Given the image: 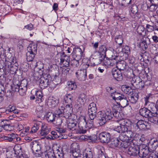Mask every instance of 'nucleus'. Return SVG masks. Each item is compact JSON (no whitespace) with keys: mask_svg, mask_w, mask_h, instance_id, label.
Instances as JSON below:
<instances>
[{"mask_svg":"<svg viewBox=\"0 0 158 158\" xmlns=\"http://www.w3.org/2000/svg\"><path fill=\"white\" fill-rule=\"evenodd\" d=\"M8 121L6 120V121L5 122V125L3 126L2 128H4V130L6 131H11V127L10 126V124L7 123Z\"/></svg>","mask_w":158,"mask_h":158,"instance_id":"052dcab7","label":"nucleus"},{"mask_svg":"<svg viewBox=\"0 0 158 158\" xmlns=\"http://www.w3.org/2000/svg\"><path fill=\"white\" fill-rule=\"evenodd\" d=\"M114 40L115 43L118 45L119 48H121L123 42V39L122 35H118L116 36Z\"/></svg>","mask_w":158,"mask_h":158,"instance_id":"bb28decb","label":"nucleus"},{"mask_svg":"<svg viewBox=\"0 0 158 158\" xmlns=\"http://www.w3.org/2000/svg\"><path fill=\"white\" fill-rule=\"evenodd\" d=\"M99 138L101 142L108 143L110 140V135L108 132H102L99 135Z\"/></svg>","mask_w":158,"mask_h":158,"instance_id":"423d86ee","label":"nucleus"},{"mask_svg":"<svg viewBox=\"0 0 158 158\" xmlns=\"http://www.w3.org/2000/svg\"><path fill=\"white\" fill-rule=\"evenodd\" d=\"M148 121L152 123L156 124L158 121V111L155 113L153 112L152 114H151L150 116L148 118Z\"/></svg>","mask_w":158,"mask_h":158,"instance_id":"4be33fe9","label":"nucleus"},{"mask_svg":"<svg viewBox=\"0 0 158 158\" xmlns=\"http://www.w3.org/2000/svg\"><path fill=\"white\" fill-rule=\"evenodd\" d=\"M65 102L67 103L66 106L72 107V103L73 102V97L71 94H66L64 97Z\"/></svg>","mask_w":158,"mask_h":158,"instance_id":"6ab92c4d","label":"nucleus"},{"mask_svg":"<svg viewBox=\"0 0 158 158\" xmlns=\"http://www.w3.org/2000/svg\"><path fill=\"white\" fill-rule=\"evenodd\" d=\"M76 77L78 80L81 81L85 80L87 76L86 71L84 69L78 70L76 73Z\"/></svg>","mask_w":158,"mask_h":158,"instance_id":"6e6552de","label":"nucleus"},{"mask_svg":"<svg viewBox=\"0 0 158 158\" xmlns=\"http://www.w3.org/2000/svg\"><path fill=\"white\" fill-rule=\"evenodd\" d=\"M30 146L33 153H35L36 156L40 157L41 156V145L39 141H35L31 142Z\"/></svg>","mask_w":158,"mask_h":158,"instance_id":"f03ea898","label":"nucleus"},{"mask_svg":"<svg viewBox=\"0 0 158 158\" xmlns=\"http://www.w3.org/2000/svg\"><path fill=\"white\" fill-rule=\"evenodd\" d=\"M88 115L89 118L91 120H94L96 117H97V115L96 113H93L92 112H88Z\"/></svg>","mask_w":158,"mask_h":158,"instance_id":"13d9d810","label":"nucleus"},{"mask_svg":"<svg viewBox=\"0 0 158 158\" xmlns=\"http://www.w3.org/2000/svg\"><path fill=\"white\" fill-rule=\"evenodd\" d=\"M140 148L138 146L130 147L128 149L127 153L131 157L139 156Z\"/></svg>","mask_w":158,"mask_h":158,"instance_id":"0eeeda50","label":"nucleus"},{"mask_svg":"<svg viewBox=\"0 0 158 158\" xmlns=\"http://www.w3.org/2000/svg\"><path fill=\"white\" fill-rule=\"evenodd\" d=\"M107 120L112 119L114 116V114L110 109L109 108H106L102 111Z\"/></svg>","mask_w":158,"mask_h":158,"instance_id":"4468645a","label":"nucleus"},{"mask_svg":"<svg viewBox=\"0 0 158 158\" xmlns=\"http://www.w3.org/2000/svg\"><path fill=\"white\" fill-rule=\"evenodd\" d=\"M139 113L140 115L143 117L149 118L151 114H152L153 112L147 108L144 107L139 110Z\"/></svg>","mask_w":158,"mask_h":158,"instance_id":"2eb2a0df","label":"nucleus"},{"mask_svg":"<svg viewBox=\"0 0 158 158\" xmlns=\"http://www.w3.org/2000/svg\"><path fill=\"white\" fill-rule=\"evenodd\" d=\"M54 151H49L45 153L46 158H55Z\"/></svg>","mask_w":158,"mask_h":158,"instance_id":"49530a36","label":"nucleus"},{"mask_svg":"<svg viewBox=\"0 0 158 158\" xmlns=\"http://www.w3.org/2000/svg\"><path fill=\"white\" fill-rule=\"evenodd\" d=\"M106 91L110 94L111 96V95H113L115 91L114 88H113L112 87H106Z\"/></svg>","mask_w":158,"mask_h":158,"instance_id":"e2e57ef3","label":"nucleus"},{"mask_svg":"<svg viewBox=\"0 0 158 158\" xmlns=\"http://www.w3.org/2000/svg\"><path fill=\"white\" fill-rule=\"evenodd\" d=\"M112 75L117 81H120L123 79L122 73L119 70L113 69L112 71Z\"/></svg>","mask_w":158,"mask_h":158,"instance_id":"ddd939ff","label":"nucleus"},{"mask_svg":"<svg viewBox=\"0 0 158 158\" xmlns=\"http://www.w3.org/2000/svg\"><path fill=\"white\" fill-rule=\"evenodd\" d=\"M122 96L120 98L121 99L117 102V103L121 107H124L128 105L129 103L127 97L124 95Z\"/></svg>","mask_w":158,"mask_h":158,"instance_id":"a211bd4d","label":"nucleus"},{"mask_svg":"<svg viewBox=\"0 0 158 158\" xmlns=\"http://www.w3.org/2000/svg\"><path fill=\"white\" fill-rule=\"evenodd\" d=\"M83 51L80 48H76L72 52L73 56V58H76L77 60L81 59L83 55Z\"/></svg>","mask_w":158,"mask_h":158,"instance_id":"9b49d317","label":"nucleus"},{"mask_svg":"<svg viewBox=\"0 0 158 158\" xmlns=\"http://www.w3.org/2000/svg\"><path fill=\"white\" fill-rule=\"evenodd\" d=\"M12 90L15 92H18L21 96H24L26 94L27 89L19 86V84L15 85L12 88Z\"/></svg>","mask_w":158,"mask_h":158,"instance_id":"f8f14e48","label":"nucleus"},{"mask_svg":"<svg viewBox=\"0 0 158 158\" xmlns=\"http://www.w3.org/2000/svg\"><path fill=\"white\" fill-rule=\"evenodd\" d=\"M97 118L100 125L104 124L107 120L102 111H99L97 113Z\"/></svg>","mask_w":158,"mask_h":158,"instance_id":"9d476101","label":"nucleus"},{"mask_svg":"<svg viewBox=\"0 0 158 158\" xmlns=\"http://www.w3.org/2000/svg\"><path fill=\"white\" fill-rule=\"evenodd\" d=\"M122 90L125 93L127 94H131L133 92V90L131 87L129 86H126V85L123 86L122 88Z\"/></svg>","mask_w":158,"mask_h":158,"instance_id":"4c0bfd02","label":"nucleus"},{"mask_svg":"<svg viewBox=\"0 0 158 158\" xmlns=\"http://www.w3.org/2000/svg\"><path fill=\"white\" fill-rule=\"evenodd\" d=\"M71 149L74 158H78L81 157V154L79 146L77 143H74L71 145Z\"/></svg>","mask_w":158,"mask_h":158,"instance_id":"7ed1b4c3","label":"nucleus"},{"mask_svg":"<svg viewBox=\"0 0 158 158\" xmlns=\"http://www.w3.org/2000/svg\"><path fill=\"white\" fill-rule=\"evenodd\" d=\"M87 100L86 95L84 94H81L78 96L77 100V104L79 107L83 106Z\"/></svg>","mask_w":158,"mask_h":158,"instance_id":"1a4fd4ad","label":"nucleus"},{"mask_svg":"<svg viewBox=\"0 0 158 158\" xmlns=\"http://www.w3.org/2000/svg\"><path fill=\"white\" fill-rule=\"evenodd\" d=\"M53 151L55 153V158H63L64 154L61 148H59L58 149H53Z\"/></svg>","mask_w":158,"mask_h":158,"instance_id":"c85d7f7f","label":"nucleus"},{"mask_svg":"<svg viewBox=\"0 0 158 158\" xmlns=\"http://www.w3.org/2000/svg\"><path fill=\"white\" fill-rule=\"evenodd\" d=\"M123 95L118 93L115 91L113 95H111V97L117 102L121 99L120 98H121V97Z\"/></svg>","mask_w":158,"mask_h":158,"instance_id":"ea45409f","label":"nucleus"},{"mask_svg":"<svg viewBox=\"0 0 158 158\" xmlns=\"http://www.w3.org/2000/svg\"><path fill=\"white\" fill-rule=\"evenodd\" d=\"M139 97L138 93L134 92L128 97V98L131 103L135 104L137 102Z\"/></svg>","mask_w":158,"mask_h":158,"instance_id":"f3484780","label":"nucleus"},{"mask_svg":"<svg viewBox=\"0 0 158 158\" xmlns=\"http://www.w3.org/2000/svg\"><path fill=\"white\" fill-rule=\"evenodd\" d=\"M107 51V48L105 46L102 45L99 48V52L104 56H106V52Z\"/></svg>","mask_w":158,"mask_h":158,"instance_id":"37998d69","label":"nucleus"},{"mask_svg":"<svg viewBox=\"0 0 158 158\" xmlns=\"http://www.w3.org/2000/svg\"><path fill=\"white\" fill-rule=\"evenodd\" d=\"M28 85V82L27 80L26 79H23L21 81L19 85V86L22 87L23 88H27V86Z\"/></svg>","mask_w":158,"mask_h":158,"instance_id":"864d4df0","label":"nucleus"},{"mask_svg":"<svg viewBox=\"0 0 158 158\" xmlns=\"http://www.w3.org/2000/svg\"><path fill=\"white\" fill-rule=\"evenodd\" d=\"M112 57L110 58V67L113 66L114 65H116V64H117L118 61L119 57L117 54H116L115 55H111Z\"/></svg>","mask_w":158,"mask_h":158,"instance_id":"b1692460","label":"nucleus"},{"mask_svg":"<svg viewBox=\"0 0 158 158\" xmlns=\"http://www.w3.org/2000/svg\"><path fill=\"white\" fill-rule=\"evenodd\" d=\"M157 25H158V22H157ZM146 28L147 31L148 32H152L154 29L158 30V27L157 28L155 27L154 26H151L149 24H147L146 26Z\"/></svg>","mask_w":158,"mask_h":158,"instance_id":"8fccbe9b","label":"nucleus"},{"mask_svg":"<svg viewBox=\"0 0 158 158\" xmlns=\"http://www.w3.org/2000/svg\"><path fill=\"white\" fill-rule=\"evenodd\" d=\"M76 58H74V59L72 60L70 62L71 65L73 67H77L79 65V60Z\"/></svg>","mask_w":158,"mask_h":158,"instance_id":"de8ad7c7","label":"nucleus"},{"mask_svg":"<svg viewBox=\"0 0 158 158\" xmlns=\"http://www.w3.org/2000/svg\"><path fill=\"white\" fill-rule=\"evenodd\" d=\"M130 141L128 140L125 141H120L119 143V148H123L126 149L130 145Z\"/></svg>","mask_w":158,"mask_h":158,"instance_id":"e433bc0d","label":"nucleus"},{"mask_svg":"<svg viewBox=\"0 0 158 158\" xmlns=\"http://www.w3.org/2000/svg\"><path fill=\"white\" fill-rule=\"evenodd\" d=\"M68 88L70 90L75 89L77 88L76 83L74 81H70L68 84Z\"/></svg>","mask_w":158,"mask_h":158,"instance_id":"c03bdc74","label":"nucleus"},{"mask_svg":"<svg viewBox=\"0 0 158 158\" xmlns=\"http://www.w3.org/2000/svg\"><path fill=\"white\" fill-rule=\"evenodd\" d=\"M131 12L134 14H136L138 12L137 7L136 5H132L131 9Z\"/></svg>","mask_w":158,"mask_h":158,"instance_id":"0e129e2a","label":"nucleus"},{"mask_svg":"<svg viewBox=\"0 0 158 158\" xmlns=\"http://www.w3.org/2000/svg\"><path fill=\"white\" fill-rule=\"evenodd\" d=\"M139 127L136 124L131 125L130 127V130L135 134V132L139 129Z\"/></svg>","mask_w":158,"mask_h":158,"instance_id":"4d7b16f0","label":"nucleus"},{"mask_svg":"<svg viewBox=\"0 0 158 158\" xmlns=\"http://www.w3.org/2000/svg\"><path fill=\"white\" fill-rule=\"evenodd\" d=\"M63 109H60L59 108L56 110L55 114L59 117H60L63 114Z\"/></svg>","mask_w":158,"mask_h":158,"instance_id":"6e6d98bb","label":"nucleus"},{"mask_svg":"<svg viewBox=\"0 0 158 158\" xmlns=\"http://www.w3.org/2000/svg\"><path fill=\"white\" fill-rule=\"evenodd\" d=\"M92 112L93 113H97V108L96 104L94 102L90 104L88 106V112Z\"/></svg>","mask_w":158,"mask_h":158,"instance_id":"f704fd0d","label":"nucleus"},{"mask_svg":"<svg viewBox=\"0 0 158 158\" xmlns=\"http://www.w3.org/2000/svg\"><path fill=\"white\" fill-rule=\"evenodd\" d=\"M77 122L75 120H71L70 121L68 124V128L69 130H76V129L75 128L76 127Z\"/></svg>","mask_w":158,"mask_h":158,"instance_id":"a878e982","label":"nucleus"},{"mask_svg":"<svg viewBox=\"0 0 158 158\" xmlns=\"http://www.w3.org/2000/svg\"><path fill=\"white\" fill-rule=\"evenodd\" d=\"M101 63L102 64L104 65L106 67L109 68L110 67V59H107V58H105Z\"/></svg>","mask_w":158,"mask_h":158,"instance_id":"09e8293b","label":"nucleus"},{"mask_svg":"<svg viewBox=\"0 0 158 158\" xmlns=\"http://www.w3.org/2000/svg\"><path fill=\"white\" fill-rule=\"evenodd\" d=\"M4 140L6 141L13 142L16 138V134L14 133L8 134L7 136H3L2 137Z\"/></svg>","mask_w":158,"mask_h":158,"instance_id":"5701e85b","label":"nucleus"},{"mask_svg":"<svg viewBox=\"0 0 158 158\" xmlns=\"http://www.w3.org/2000/svg\"><path fill=\"white\" fill-rule=\"evenodd\" d=\"M56 116L53 113L49 112L47 114L46 119L48 122H52L54 120Z\"/></svg>","mask_w":158,"mask_h":158,"instance_id":"2f4dec72","label":"nucleus"},{"mask_svg":"<svg viewBox=\"0 0 158 158\" xmlns=\"http://www.w3.org/2000/svg\"><path fill=\"white\" fill-rule=\"evenodd\" d=\"M43 76L41 77L40 79L39 86L41 89H44L47 87L49 84V79L46 78L50 76L49 75L44 74L43 73Z\"/></svg>","mask_w":158,"mask_h":158,"instance_id":"20e7f679","label":"nucleus"},{"mask_svg":"<svg viewBox=\"0 0 158 158\" xmlns=\"http://www.w3.org/2000/svg\"><path fill=\"white\" fill-rule=\"evenodd\" d=\"M158 153L156 151H154L152 152H150L148 158H158Z\"/></svg>","mask_w":158,"mask_h":158,"instance_id":"680f3d73","label":"nucleus"},{"mask_svg":"<svg viewBox=\"0 0 158 158\" xmlns=\"http://www.w3.org/2000/svg\"><path fill=\"white\" fill-rule=\"evenodd\" d=\"M122 52L127 55H128L130 52V49L129 47L127 45H125L123 47L122 49Z\"/></svg>","mask_w":158,"mask_h":158,"instance_id":"3c124183","label":"nucleus"},{"mask_svg":"<svg viewBox=\"0 0 158 158\" xmlns=\"http://www.w3.org/2000/svg\"><path fill=\"white\" fill-rule=\"evenodd\" d=\"M119 143L120 142L118 139L114 138L111 141L110 146L113 148L115 147L119 148Z\"/></svg>","mask_w":158,"mask_h":158,"instance_id":"72a5a7b5","label":"nucleus"},{"mask_svg":"<svg viewBox=\"0 0 158 158\" xmlns=\"http://www.w3.org/2000/svg\"><path fill=\"white\" fill-rule=\"evenodd\" d=\"M18 64L15 63V64H13L10 66V73L12 74H14L16 73V71L18 70Z\"/></svg>","mask_w":158,"mask_h":158,"instance_id":"58836bf2","label":"nucleus"},{"mask_svg":"<svg viewBox=\"0 0 158 158\" xmlns=\"http://www.w3.org/2000/svg\"><path fill=\"white\" fill-rule=\"evenodd\" d=\"M126 63L123 61H118L116 66L118 69V70H119L120 71L121 70L123 71L126 68Z\"/></svg>","mask_w":158,"mask_h":158,"instance_id":"393cba45","label":"nucleus"},{"mask_svg":"<svg viewBox=\"0 0 158 158\" xmlns=\"http://www.w3.org/2000/svg\"><path fill=\"white\" fill-rule=\"evenodd\" d=\"M14 150L15 153H17L19 158H24L26 156L25 154L22 153V148L20 146L15 148Z\"/></svg>","mask_w":158,"mask_h":158,"instance_id":"7c9ffc66","label":"nucleus"},{"mask_svg":"<svg viewBox=\"0 0 158 158\" xmlns=\"http://www.w3.org/2000/svg\"><path fill=\"white\" fill-rule=\"evenodd\" d=\"M139 156L141 158H145L150 152L149 147L146 145L142 144L140 146Z\"/></svg>","mask_w":158,"mask_h":158,"instance_id":"39448f33","label":"nucleus"},{"mask_svg":"<svg viewBox=\"0 0 158 158\" xmlns=\"http://www.w3.org/2000/svg\"><path fill=\"white\" fill-rule=\"evenodd\" d=\"M56 125L60 126L62 123V119L60 117H58L55 121Z\"/></svg>","mask_w":158,"mask_h":158,"instance_id":"774afa93","label":"nucleus"},{"mask_svg":"<svg viewBox=\"0 0 158 158\" xmlns=\"http://www.w3.org/2000/svg\"><path fill=\"white\" fill-rule=\"evenodd\" d=\"M86 120L85 117L81 116L79 118L78 128L76 129V133L79 134L85 133L88 129L86 126Z\"/></svg>","mask_w":158,"mask_h":158,"instance_id":"f257e3e1","label":"nucleus"},{"mask_svg":"<svg viewBox=\"0 0 158 158\" xmlns=\"http://www.w3.org/2000/svg\"><path fill=\"white\" fill-rule=\"evenodd\" d=\"M69 63L68 59H67V60L66 61H65L63 63H62V64H63L64 65V67H65V70L66 71V73H68L70 69L69 68Z\"/></svg>","mask_w":158,"mask_h":158,"instance_id":"603ef678","label":"nucleus"},{"mask_svg":"<svg viewBox=\"0 0 158 158\" xmlns=\"http://www.w3.org/2000/svg\"><path fill=\"white\" fill-rule=\"evenodd\" d=\"M35 127L37 128L38 129H39L40 127H42V126H43L42 123L40 121H35L34 122V125Z\"/></svg>","mask_w":158,"mask_h":158,"instance_id":"69168bd1","label":"nucleus"},{"mask_svg":"<svg viewBox=\"0 0 158 158\" xmlns=\"http://www.w3.org/2000/svg\"><path fill=\"white\" fill-rule=\"evenodd\" d=\"M36 54L27 52L26 54L27 60V61L30 62L33 61Z\"/></svg>","mask_w":158,"mask_h":158,"instance_id":"79ce46f5","label":"nucleus"},{"mask_svg":"<svg viewBox=\"0 0 158 158\" xmlns=\"http://www.w3.org/2000/svg\"><path fill=\"white\" fill-rule=\"evenodd\" d=\"M150 6L149 8V10L151 11H154L157 8L158 5H156L154 4H152Z\"/></svg>","mask_w":158,"mask_h":158,"instance_id":"338daca9","label":"nucleus"},{"mask_svg":"<svg viewBox=\"0 0 158 158\" xmlns=\"http://www.w3.org/2000/svg\"><path fill=\"white\" fill-rule=\"evenodd\" d=\"M148 121L152 123L156 124L158 121V111L155 113L153 112L152 114H151L150 116L148 118Z\"/></svg>","mask_w":158,"mask_h":158,"instance_id":"412c9836","label":"nucleus"},{"mask_svg":"<svg viewBox=\"0 0 158 158\" xmlns=\"http://www.w3.org/2000/svg\"><path fill=\"white\" fill-rule=\"evenodd\" d=\"M145 29V28L142 25L139 26L137 29V31L139 35H142V33H144Z\"/></svg>","mask_w":158,"mask_h":158,"instance_id":"5fc2aeb1","label":"nucleus"},{"mask_svg":"<svg viewBox=\"0 0 158 158\" xmlns=\"http://www.w3.org/2000/svg\"><path fill=\"white\" fill-rule=\"evenodd\" d=\"M72 107H69L65 106V108L64 109L63 111L64 117L68 119H71L72 115L71 114Z\"/></svg>","mask_w":158,"mask_h":158,"instance_id":"dca6fc26","label":"nucleus"},{"mask_svg":"<svg viewBox=\"0 0 158 158\" xmlns=\"http://www.w3.org/2000/svg\"><path fill=\"white\" fill-rule=\"evenodd\" d=\"M119 125L122 127V128H125V129H129V125L130 124L131 122L127 119H120L119 121Z\"/></svg>","mask_w":158,"mask_h":158,"instance_id":"aec40b11","label":"nucleus"},{"mask_svg":"<svg viewBox=\"0 0 158 158\" xmlns=\"http://www.w3.org/2000/svg\"><path fill=\"white\" fill-rule=\"evenodd\" d=\"M83 156L85 158H93V154L91 149H88L83 154Z\"/></svg>","mask_w":158,"mask_h":158,"instance_id":"c9c22d12","label":"nucleus"},{"mask_svg":"<svg viewBox=\"0 0 158 158\" xmlns=\"http://www.w3.org/2000/svg\"><path fill=\"white\" fill-rule=\"evenodd\" d=\"M118 139L119 142L121 141H125L128 140V139L125 134H120L119 137L117 138Z\"/></svg>","mask_w":158,"mask_h":158,"instance_id":"bf43d9fd","label":"nucleus"},{"mask_svg":"<svg viewBox=\"0 0 158 158\" xmlns=\"http://www.w3.org/2000/svg\"><path fill=\"white\" fill-rule=\"evenodd\" d=\"M28 52L36 54L37 52V45L36 44H30L27 47Z\"/></svg>","mask_w":158,"mask_h":158,"instance_id":"cd10ccee","label":"nucleus"},{"mask_svg":"<svg viewBox=\"0 0 158 158\" xmlns=\"http://www.w3.org/2000/svg\"><path fill=\"white\" fill-rule=\"evenodd\" d=\"M49 132V129L46 125L44 124L41 127L40 134L42 136L48 134Z\"/></svg>","mask_w":158,"mask_h":158,"instance_id":"c756f323","label":"nucleus"},{"mask_svg":"<svg viewBox=\"0 0 158 158\" xmlns=\"http://www.w3.org/2000/svg\"><path fill=\"white\" fill-rule=\"evenodd\" d=\"M125 128H122V127L119 125L115 127L114 128V131H117L119 133H125V132L128 130V129Z\"/></svg>","mask_w":158,"mask_h":158,"instance_id":"a19ab883","label":"nucleus"},{"mask_svg":"<svg viewBox=\"0 0 158 158\" xmlns=\"http://www.w3.org/2000/svg\"><path fill=\"white\" fill-rule=\"evenodd\" d=\"M94 120H91L89 118L88 121L87 122H86V126L88 129H90L94 127Z\"/></svg>","mask_w":158,"mask_h":158,"instance_id":"a18cd8bd","label":"nucleus"},{"mask_svg":"<svg viewBox=\"0 0 158 158\" xmlns=\"http://www.w3.org/2000/svg\"><path fill=\"white\" fill-rule=\"evenodd\" d=\"M125 135L128 139V140L130 141V140L132 141L135 134L134 132L131 131L130 129L125 132Z\"/></svg>","mask_w":158,"mask_h":158,"instance_id":"473e14b6","label":"nucleus"}]
</instances>
